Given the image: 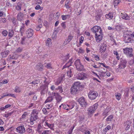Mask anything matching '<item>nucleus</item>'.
Masks as SVG:
<instances>
[{
  "label": "nucleus",
  "instance_id": "nucleus-1",
  "mask_svg": "<svg viewBox=\"0 0 134 134\" xmlns=\"http://www.w3.org/2000/svg\"><path fill=\"white\" fill-rule=\"evenodd\" d=\"M80 83L79 82H77L74 83L71 88V93L74 95L78 94L80 91Z\"/></svg>",
  "mask_w": 134,
  "mask_h": 134
},
{
  "label": "nucleus",
  "instance_id": "nucleus-2",
  "mask_svg": "<svg viewBox=\"0 0 134 134\" xmlns=\"http://www.w3.org/2000/svg\"><path fill=\"white\" fill-rule=\"evenodd\" d=\"M46 79L44 80V82H46L45 84L40 87L38 88V90L41 91V95L44 94H45L48 90V85L49 84Z\"/></svg>",
  "mask_w": 134,
  "mask_h": 134
},
{
  "label": "nucleus",
  "instance_id": "nucleus-3",
  "mask_svg": "<svg viewBox=\"0 0 134 134\" xmlns=\"http://www.w3.org/2000/svg\"><path fill=\"white\" fill-rule=\"evenodd\" d=\"M124 41L125 43H132L133 40L131 38L130 36V32L127 31L124 32L123 35Z\"/></svg>",
  "mask_w": 134,
  "mask_h": 134
},
{
  "label": "nucleus",
  "instance_id": "nucleus-4",
  "mask_svg": "<svg viewBox=\"0 0 134 134\" xmlns=\"http://www.w3.org/2000/svg\"><path fill=\"white\" fill-rule=\"evenodd\" d=\"M98 105V104L96 103L93 105L89 107L87 109V111H88V117H90L93 115L94 111L97 108Z\"/></svg>",
  "mask_w": 134,
  "mask_h": 134
},
{
  "label": "nucleus",
  "instance_id": "nucleus-5",
  "mask_svg": "<svg viewBox=\"0 0 134 134\" xmlns=\"http://www.w3.org/2000/svg\"><path fill=\"white\" fill-rule=\"evenodd\" d=\"M39 111L36 109L32 110L31 114V116L30 118L31 120H36L38 119V114Z\"/></svg>",
  "mask_w": 134,
  "mask_h": 134
},
{
  "label": "nucleus",
  "instance_id": "nucleus-6",
  "mask_svg": "<svg viewBox=\"0 0 134 134\" xmlns=\"http://www.w3.org/2000/svg\"><path fill=\"white\" fill-rule=\"evenodd\" d=\"M98 96V93L96 91H91L88 93L89 98L92 100L96 99Z\"/></svg>",
  "mask_w": 134,
  "mask_h": 134
},
{
  "label": "nucleus",
  "instance_id": "nucleus-7",
  "mask_svg": "<svg viewBox=\"0 0 134 134\" xmlns=\"http://www.w3.org/2000/svg\"><path fill=\"white\" fill-rule=\"evenodd\" d=\"M123 50L124 53L129 55V57H132L133 56V54H132L133 51L132 49L130 48H126L123 49Z\"/></svg>",
  "mask_w": 134,
  "mask_h": 134
},
{
  "label": "nucleus",
  "instance_id": "nucleus-8",
  "mask_svg": "<svg viewBox=\"0 0 134 134\" xmlns=\"http://www.w3.org/2000/svg\"><path fill=\"white\" fill-rule=\"evenodd\" d=\"M91 30L92 32L94 33L95 35H96V34H98V33H102V29L100 26H93L92 29Z\"/></svg>",
  "mask_w": 134,
  "mask_h": 134
},
{
  "label": "nucleus",
  "instance_id": "nucleus-9",
  "mask_svg": "<svg viewBox=\"0 0 134 134\" xmlns=\"http://www.w3.org/2000/svg\"><path fill=\"white\" fill-rule=\"evenodd\" d=\"M127 62V61L125 59L122 58H121L119 68L121 69H124L126 67Z\"/></svg>",
  "mask_w": 134,
  "mask_h": 134
},
{
  "label": "nucleus",
  "instance_id": "nucleus-10",
  "mask_svg": "<svg viewBox=\"0 0 134 134\" xmlns=\"http://www.w3.org/2000/svg\"><path fill=\"white\" fill-rule=\"evenodd\" d=\"M87 75L83 72L79 73L76 75V77L77 79L79 80H83L87 78Z\"/></svg>",
  "mask_w": 134,
  "mask_h": 134
},
{
  "label": "nucleus",
  "instance_id": "nucleus-11",
  "mask_svg": "<svg viewBox=\"0 0 134 134\" xmlns=\"http://www.w3.org/2000/svg\"><path fill=\"white\" fill-rule=\"evenodd\" d=\"M78 101L82 107H85L87 105V103L85 101L83 97H82L79 98L78 100Z\"/></svg>",
  "mask_w": 134,
  "mask_h": 134
},
{
  "label": "nucleus",
  "instance_id": "nucleus-12",
  "mask_svg": "<svg viewBox=\"0 0 134 134\" xmlns=\"http://www.w3.org/2000/svg\"><path fill=\"white\" fill-rule=\"evenodd\" d=\"M26 34L28 37H31L33 35L34 31L31 29H29L26 31Z\"/></svg>",
  "mask_w": 134,
  "mask_h": 134
},
{
  "label": "nucleus",
  "instance_id": "nucleus-13",
  "mask_svg": "<svg viewBox=\"0 0 134 134\" xmlns=\"http://www.w3.org/2000/svg\"><path fill=\"white\" fill-rule=\"evenodd\" d=\"M16 130L17 132L20 133H23L25 131V128L23 125L18 127Z\"/></svg>",
  "mask_w": 134,
  "mask_h": 134
},
{
  "label": "nucleus",
  "instance_id": "nucleus-14",
  "mask_svg": "<svg viewBox=\"0 0 134 134\" xmlns=\"http://www.w3.org/2000/svg\"><path fill=\"white\" fill-rule=\"evenodd\" d=\"M102 33H98V34H96V40L98 42H99L102 39Z\"/></svg>",
  "mask_w": 134,
  "mask_h": 134
},
{
  "label": "nucleus",
  "instance_id": "nucleus-15",
  "mask_svg": "<svg viewBox=\"0 0 134 134\" xmlns=\"http://www.w3.org/2000/svg\"><path fill=\"white\" fill-rule=\"evenodd\" d=\"M74 69L72 68L68 71L67 72V75L68 77V78L71 77L73 75V72Z\"/></svg>",
  "mask_w": 134,
  "mask_h": 134
},
{
  "label": "nucleus",
  "instance_id": "nucleus-16",
  "mask_svg": "<svg viewBox=\"0 0 134 134\" xmlns=\"http://www.w3.org/2000/svg\"><path fill=\"white\" fill-rule=\"evenodd\" d=\"M43 68L44 67L43 65L41 63L38 64L36 66V69L40 71H42L43 69Z\"/></svg>",
  "mask_w": 134,
  "mask_h": 134
},
{
  "label": "nucleus",
  "instance_id": "nucleus-17",
  "mask_svg": "<svg viewBox=\"0 0 134 134\" xmlns=\"http://www.w3.org/2000/svg\"><path fill=\"white\" fill-rule=\"evenodd\" d=\"M44 125L46 127L47 126L50 128L51 130L53 131L54 130V129L53 128L54 127V125L53 124H49L47 122H46Z\"/></svg>",
  "mask_w": 134,
  "mask_h": 134
},
{
  "label": "nucleus",
  "instance_id": "nucleus-18",
  "mask_svg": "<svg viewBox=\"0 0 134 134\" xmlns=\"http://www.w3.org/2000/svg\"><path fill=\"white\" fill-rule=\"evenodd\" d=\"M106 45L105 43H104L101 44V45H100V51H102L101 52H105L106 49Z\"/></svg>",
  "mask_w": 134,
  "mask_h": 134
},
{
  "label": "nucleus",
  "instance_id": "nucleus-19",
  "mask_svg": "<svg viewBox=\"0 0 134 134\" xmlns=\"http://www.w3.org/2000/svg\"><path fill=\"white\" fill-rule=\"evenodd\" d=\"M17 19L20 21H21L24 19V15L21 13L18 14L17 16Z\"/></svg>",
  "mask_w": 134,
  "mask_h": 134
},
{
  "label": "nucleus",
  "instance_id": "nucleus-20",
  "mask_svg": "<svg viewBox=\"0 0 134 134\" xmlns=\"http://www.w3.org/2000/svg\"><path fill=\"white\" fill-rule=\"evenodd\" d=\"M131 122L130 121H127L124 123V125L125 127L126 130H128L130 127Z\"/></svg>",
  "mask_w": 134,
  "mask_h": 134
},
{
  "label": "nucleus",
  "instance_id": "nucleus-21",
  "mask_svg": "<svg viewBox=\"0 0 134 134\" xmlns=\"http://www.w3.org/2000/svg\"><path fill=\"white\" fill-rule=\"evenodd\" d=\"M121 18L124 19L126 20H129L130 19V18L129 16L125 13H121Z\"/></svg>",
  "mask_w": 134,
  "mask_h": 134
},
{
  "label": "nucleus",
  "instance_id": "nucleus-22",
  "mask_svg": "<svg viewBox=\"0 0 134 134\" xmlns=\"http://www.w3.org/2000/svg\"><path fill=\"white\" fill-rule=\"evenodd\" d=\"M105 17L106 18L109 20L111 19L113 17V13L112 12H110L108 14L105 15Z\"/></svg>",
  "mask_w": 134,
  "mask_h": 134
},
{
  "label": "nucleus",
  "instance_id": "nucleus-23",
  "mask_svg": "<svg viewBox=\"0 0 134 134\" xmlns=\"http://www.w3.org/2000/svg\"><path fill=\"white\" fill-rule=\"evenodd\" d=\"M72 59L69 60L67 63H66L63 67L62 69H63L67 67H68L71 65V64L72 63Z\"/></svg>",
  "mask_w": 134,
  "mask_h": 134
},
{
  "label": "nucleus",
  "instance_id": "nucleus-24",
  "mask_svg": "<svg viewBox=\"0 0 134 134\" xmlns=\"http://www.w3.org/2000/svg\"><path fill=\"white\" fill-rule=\"evenodd\" d=\"M9 53V51L8 50H5L4 52L1 53V55L3 58H4L7 56Z\"/></svg>",
  "mask_w": 134,
  "mask_h": 134
},
{
  "label": "nucleus",
  "instance_id": "nucleus-25",
  "mask_svg": "<svg viewBox=\"0 0 134 134\" xmlns=\"http://www.w3.org/2000/svg\"><path fill=\"white\" fill-rule=\"evenodd\" d=\"M46 45L49 47L51 46L52 44L51 40L49 38H48L46 41Z\"/></svg>",
  "mask_w": 134,
  "mask_h": 134
},
{
  "label": "nucleus",
  "instance_id": "nucleus-26",
  "mask_svg": "<svg viewBox=\"0 0 134 134\" xmlns=\"http://www.w3.org/2000/svg\"><path fill=\"white\" fill-rule=\"evenodd\" d=\"M70 15L71 14L66 15H62V19L63 20H65L66 19L70 18L71 16Z\"/></svg>",
  "mask_w": 134,
  "mask_h": 134
},
{
  "label": "nucleus",
  "instance_id": "nucleus-27",
  "mask_svg": "<svg viewBox=\"0 0 134 134\" xmlns=\"http://www.w3.org/2000/svg\"><path fill=\"white\" fill-rule=\"evenodd\" d=\"M109 110L110 109L108 107H107L103 113L102 115L103 116H107L108 115V113Z\"/></svg>",
  "mask_w": 134,
  "mask_h": 134
},
{
  "label": "nucleus",
  "instance_id": "nucleus-28",
  "mask_svg": "<svg viewBox=\"0 0 134 134\" xmlns=\"http://www.w3.org/2000/svg\"><path fill=\"white\" fill-rule=\"evenodd\" d=\"M76 68L77 70L79 71H83L84 70L83 66L81 64Z\"/></svg>",
  "mask_w": 134,
  "mask_h": 134
},
{
  "label": "nucleus",
  "instance_id": "nucleus-29",
  "mask_svg": "<svg viewBox=\"0 0 134 134\" xmlns=\"http://www.w3.org/2000/svg\"><path fill=\"white\" fill-rule=\"evenodd\" d=\"M73 36L71 35H69L68 36L67 39L66 40V43H68L72 39Z\"/></svg>",
  "mask_w": 134,
  "mask_h": 134
},
{
  "label": "nucleus",
  "instance_id": "nucleus-30",
  "mask_svg": "<svg viewBox=\"0 0 134 134\" xmlns=\"http://www.w3.org/2000/svg\"><path fill=\"white\" fill-rule=\"evenodd\" d=\"M57 95L55 97L56 99L58 102H60L62 99V97L57 93Z\"/></svg>",
  "mask_w": 134,
  "mask_h": 134
},
{
  "label": "nucleus",
  "instance_id": "nucleus-31",
  "mask_svg": "<svg viewBox=\"0 0 134 134\" xmlns=\"http://www.w3.org/2000/svg\"><path fill=\"white\" fill-rule=\"evenodd\" d=\"M76 105V104L75 103H74L73 104H71L70 105H67V107L69 109V110H70L72 109Z\"/></svg>",
  "mask_w": 134,
  "mask_h": 134
},
{
  "label": "nucleus",
  "instance_id": "nucleus-32",
  "mask_svg": "<svg viewBox=\"0 0 134 134\" xmlns=\"http://www.w3.org/2000/svg\"><path fill=\"white\" fill-rule=\"evenodd\" d=\"M74 64L76 67V68L81 64L80 63V60L77 59L75 61Z\"/></svg>",
  "mask_w": 134,
  "mask_h": 134
},
{
  "label": "nucleus",
  "instance_id": "nucleus-33",
  "mask_svg": "<svg viewBox=\"0 0 134 134\" xmlns=\"http://www.w3.org/2000/svg\"><path fill=\"white\" fill-rule=\"evenodd\" d=\"M25 26L24 24H23V25L22 26H21V27L20 28V31L21 33V34L22 35L24 32V31L25 29Z\"/></svg>",
  "mask_w": 134,
  "mask_h": 134
},
{
  "label": "nucleus",
  "instance_id": "nucleus-34",
  "mask_svg": "<svg viewBox=\"0 0 134 134\" xmlns=\"http://www.w3.org/2000/svg\"><path fill=\"white\" fill-rule=\"evenodd\" d=\"M52 97H49L46 99L44 103H46L49 102H51L53 100Z\"/></svg>",
  "mask_w": 134,
  "mask_h": 134
},
{
  "label": "nucleus",
  "instance_id": "nucleus-35",
  "mask_svg": "<svg viewBox=\"0 0 134 134\" xmlns=\"http://www.w3.org/2000/svg\"><path fill=\"white\" fill-rule=\"evenodd\" d=\"M21 4L20 3H18V5L16 7V9L17 10H20L21 8Z\"/></svg>",
  "mask_w": 134,
  "mask_h": 134
},
{
  "label": "nucleus",
  "instance_id": "nucleus-36",
  "mask_svg": "<svg viewBox=\"0 0 134 134\" xmlns=\"http://www.w3.org/2000/svg\"><path fill=\"white\" fill-rule=\"evenodd\" d=\"M46 107L47 110H49L51 108L53 107V104H47L46 105Z\"/></svg>",
  "mask_w": 134,
  "mask_h": 134
},
{
  "label": "nucleus",
  "instance_id": "nucleus-37",
  "mask_svg": "<svg viewBox=\"0 0 134 134\" xmlns=\"http://www.w3.org/2000/svg\"><path fill=\"white\" fill-rule=\"evenodd\" d=\"M14 34V32L12 30H10L9 31V36L10 37H12Z\"/></svg>",
  "mask_w": 134,
  "mask_h": 134
},
{
  "label": "nucleus",
  "instance_id": "nucleus-38",
  "mask_svg": "<svg viewBox=\"0 0 134 134\" xmlns=\"http://www.w3.org/2000/svg\"><path fill=\"white\" fill-rule=\"evenodd\" d=\"M113 115H111L108 116L106 119V121H111L113 119Z\"/></svg>",
  "mask_w": 134,
  "mask_h": 134
},
{
  "label": "nucleus",
  "instance_id": "nucleus-39",
  "mask_svg": "<svg viewBox=\"0 0 134 134\" xmlns=\"http://www.w3.org/2000/svg\"><path fill=\"white\" fill-rule=\"evenodd\" d=\"M62 80L61 79L60 77H59L57 79L56 82L55 83V84L57 85H58L61 83Z\"/></svg>",
  "mask_w": 134,
  "mask_h": 134
},
{
  "label": "nucleus",
  "instance_id": "nucleus-40",
  "mask_svg": "<svg viewBox=\"0 0 134 134\" xmlns=\"http://www.w3.org/2000/svg\"><path fill=\"white\" fill-rule=\"evenodd\" d=\"M45 66L48 69L51 68V64L50 63H45L44 64Z\"/></svg>",
  "mask_w": 134,
  "mask_h": 134
},
{
  "label": "nucleus",
  "instance_id": "nucleus-41",
  "mask_svg": "<svg viewBox=\"0 0 134 134\" xmlns=\"http://www.w3.org/2000/svg\"><path fill=\"white\" fill-rule=\"evenodd\" d=\"M115 95L116 96V99L118 100H119L121 98V95L119 93H115Z\"/></svg>",
  "mask_w": 134,
  "mask_h": 134
},
{
  "label": "nucleus",
  "instance_id": "nucleus-42",
  "mask_svg": "<svg viewBox=\"0 0 134 134\" xmlns=\"http://www.w3.org/2000/svg\"><path fill=\"white\" fill-rule=\"evenodd\" d=\"M47 109H46V108H43L42 109L43 113L45 114H47L49 113V111H47Z\"/></svg>",
  "mask_w": 134,
  "mask_h": 134
},
{
  "label": "nucleus",
  "instance_id": "nucleus-43",
  "mask_svg": "<svg viewBox=\"0 0 134 134\" xmlns=\"http://www.w3.org/2000/svg\"><path fill=\"white\" fill-rule=\"evenodd\" d=\"M57 32L56 31H55L54 32L53 34L52 35V38L54 39H56L57 37Z\"/></svg>",
  "mask_w": 134,
  "mask_h": 134
},
{
  "label": "nucleus",
  "instance_id": "nucleus-44",
  "mask_svg": "<svg viewBox=\"0 0 134 134\" xmlns=\"http://www.w3.org/2000/svg\"><path fill=\"white\" fill-rule=\"evenodd\" d=\"M14 91L16 92H20V89L18 86H16Z\"/></svg>",
  "mask_w": 134,
  "mask_h": 134
},
{
  "label": "nucleus",
  "instance_id": "nucleus-45",
  "mask_svg": "<svg viewBox=\"0 0 134 134\" xmlns=\"http://www.w3.org/2000/svg\"><path fill=\"white\" fill-rule=\"evenodd\" d=\"M42 25L41 24H40L39 25L37 26L36 29V30L37 31H39L40 29L42 27Z\"/></svg>",
  "mask_w": 134,
  "mask_h": 134
},
{
  "label": "nucleus",
  "instance_id": "nucleus-46",
  "mask_svg": "<svg viewBox=\"0 0 134 134\" xmlns=\"http://www.w3.org/2000/svg\"><path fill=\"white\" fill-rule=\"evenodd\" d=\"M27 39V38L25 37H24L23 38L21 39V43L22 44H24L25 43V41L26 40V39Z\"/></svg>",
  "mask_w": 134,
  "mask_h": 134
},
{
  "label": "nucleus",
  "instance_id": "nucleus-47",
  "mask_svg": "<svg viewBox=\"0 0 134 134\" xmlns=\"http://www.w3.org/2000/svg\"><path fill=\"white\" fill-rule=\"evenodd\" d=\"M51 132V131L49 130H46L44 131L41 134H49Z\"/></svg>",
  "mask_w": 134,
  "mask_h": 134
},
{
  "label": "nucleus",
  "instance_id": "nucleus-48",
  "mask_svg": "<svg viewBox=\"0 0 134 134\" xmlns=\"http://www.w3.org/2000/svg\"><path fill=\"white\" fill-rule=\"evenodd\" d=\"M76 51L77 52H78L79 53H83L84 52V51L81 48H79V49H77Z\"/></svg>",
  "mask_w": 134,
  "mask_h": 134
},
{
  "label": "nucleus",
  "instance_id": "nucleus-49",
  "mask_svg": "<svg viewBox=\"0 0 134 134\" xmlns=\"http://www.w3.org/2000/svg\"><path fill=\"white\" fill-rule=\"evenodd\" d=\"M79 130L80 131L82 132H84L85 131V129L84 128L83 126H82L79 128Z\"/></svg>",
  "mask_w": 134,
  "mask_h": 134
},
{
  "label": "nucleus",
  "instance_id": "nucleus-50",
  "mask_svg": "<svg viewBox=\"0 0 134 134\" xmlns=\"http://www.w3.org/2000/svg\"><path fill=\"white\" fill-rule=\"evenodd\" d=\"M23 48L22 47H19L16 50V51L17 52H20L22 51Z\"/></svg>",
  "mask_w": 134,
  "mask_h": 134
},
{
  "label": "nucleus",
  "instance_id": "nucleus-51",
  "mask_svg": "<svg viewBox=\"0 0 134 134\" xmlns=\"http://www.w3.org/2000/svg\"><path fill=\"white\" fill-rule=\"evenodd\" d=\"M12 22L14 25H15L16 24V20L14 18H13L12 19Z\"/></svg>",
  "mask_w": 134,
  "mask_h": 134
},
{
  "label": "nucleus",
  "instance_id": "nucleus-52",
  "mask_svg": "<svg viewBox=\"0 0 134 134\" xmlns=\"http://www.w3.org/2000/svg\"><path fill=\"white\" fill-rule=\"evenodd\" d=\"M79 121L81 122L83 121L84 119V118L82 116H80L79 117Z\"/></svg>",
  "mask_w": 134,
  "mask_h": 134
},
{
  "label": "nucleus",
  "instance_id": "nucleus-53",
  "mask_svg": "<svg viewBox=\"0 0 134 134\" xmlns=\"http://www.w3.org/2000/svg\"><path fill=\"white\" fill-rule=\"evenodd\" d=\"M69 2H66L65 3V6L66 7L67 9L69 8H70V7L69 6Z\"/></svg>",
  "mask_w": 134,
  "mask_h": 134
},
{
  "label": "nucleus",
  "instance_id": "nucleus-54",
  "mask_svg": "<svg viewBox=\"0 0 134 134\" xmlns=\"http://www.w3.org/2000/svg\"><path fill=\"white\" fill-rule=\"evenodd\" d=\"M12 112L8 113L7 114H5L4 115L5 117L6 118H8L9 116L11 115V114H12Z\"/></svg>",
  "mask_w": 134,
  "mask_h": 134
},
{
  "label": "nucleus",
  "instance_id": "nucleus-55",
  "mask_svg": "<svg viewBox=\"0 0 134 134\" xmlns=\"http://www.w3.org/2000/svg\"><path fill=\"white\" fill-rule=\"evenodd\" d=\"M67 105L66 104L63 105V109H65L67 110H68L69 109L68 107H67Z\"/></svg>",
  "mask_w": 134,
  "mask_h": 134
},
{
  "label": "nucleus",
  "instance_id": "nucleus-56",
  "mask_svg": "<svg viewBox=\"0 0 134 134\" xmlns=\"http://www.w3.org/2000/svg\"><path fill=\"white\" fill-rule=\"evenodd\" d=\"M38 83L39 81H37V80H35L34 81H33L32 82H31L30 83V84H33L35 85V84H38Z\"/></svg>",
  "mask_w": 134,
  "mask_h": 134
},
{
  "label": "nucleus",
  "instance_id": "nucleus-57",
  "mask_svg": "<svg viewBox=\"0 0 134 134\" xmlns=\"http://www.w3.org/2000/svg\"><path fill=\"white\" fill-rule=\"evenodd\" d=\"M69 57V55L68 54L66 56L64 57V59L63 60L64 61H65L67 60L68 59Z\"/></svg>",
  "mask_w": 134,
  "mask_h": 134
},
{
  "label": "nucleus",
  "instance_id": "nucleus-58",
  "mask_svg": "<svg viewBox=\"0 0 134 134\" xmlns=\"http://www.w3.org/2000/svg\"><path fill=\"white\" fill-rule=\"evenodd\" d=\"M106 74L105 72L102 71L99 73V74L102 77H104L105 76Z\"/></svg>",
  "mask_w": 134,
  "mask_h": 134
},
{
  "label": "nucleus",
  "instance_id": "nucleus-59",
  "mask_svg": "<svg viewBox=\"0 0 134 134\" xmlns=\"http://www.w3.org/2000/svg\"><path fill=\"white\" fill-rule=\"evenodd\" d=\"M7 31L6 30H4L2 32V34L4 36H6L7 34Z\"/></svg>",
  "mask_w": 134,
  "mask_h": 134
},
{
  "label": "nucleus",
  "instance_id": "nucleus-60",
  "mask_svg": "<svg viewBox=\"0 0 134 134\" xmlns=\"http://www.w3.org/2000/svg\"><path fill=\"white\" fill-rule=\"evenodd\" d=\"M66 22H63L61 24V26H62V27L64 29H65L66 27L65 25Z\"/></svg>",
  "mask_w": 134,
  "mask_h": 134
},
{
  "label": "nucleus",
  "instance_id": "nucleus-61",
  "mask_svg": "<svg viewBox=\"0 0 134 134\" xmlns=\"http://www.w3.org/2000/svg\"><path fill=\"white\" fill-rule=\"evenodd\" d=\"M26 131L27 132L31 133V134L33 133L32 130L30 128H28L26 130Z\"/></svg>",
  "mask_w": 134,
  "mask_h": 134
},
{
  "label": "nucleus",
  "instance_id": "nucleus-62",
  "mask_svg": "<svg viewBox=\"0 0 134 134\" xmlns=\"http://www.w3.org/2000/svg\"><path fill=\"white\" fill-rule=\"evenodd\" d=\"M134 63V58L131 60L129 62V64L131 65H132Z\"/></svg>",
  "mask_w": 134,
  "mask_h": 134
},
{
  "label": "nucleus",
  "instance_id": "nucleus-63",
  "mask_svg": "<svg viewBox=\"0 0 134 134\" xmlns=\"http://www.w3.org/2000/svg\"><path fill=\"white\" fill-rule=\"evenodd\" d=\"M25 24L27 26H28L30 23V21L29 20H26L25 21Z\"/></svg>",
  "mask_w": 134,
  "mask_h": 134
},
{
  "label": "nucleus",
  "instance_id": "nucleus-64",
  "mask_svg": "<svg viewBox=\"0 0 134 134\" xmlns=\"http://www.w3.org/2000/svg\"><path fill=\"white\" fill-rule=\"evenodd\" d=\"M84 40V38L83 37L81 36L80 38V43H82L83 41Z\"/></svg>",
  "mask_w": 134,
  "mask_h": 134
}]
</instances>
